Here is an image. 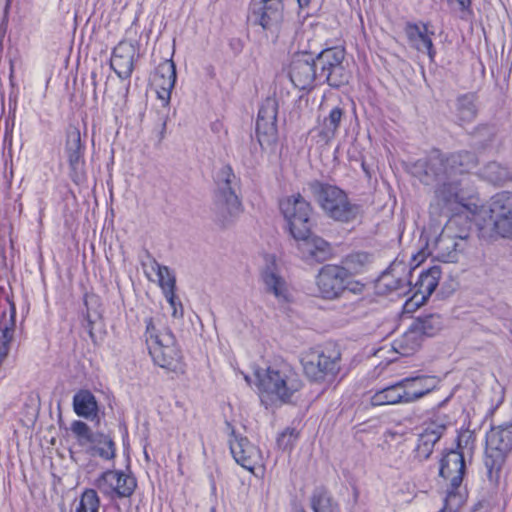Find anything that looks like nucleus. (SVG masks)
I'll return each mask as SVG.
<instances>
[{"mask_svg": "<svg viewBox=\"0 0 512 512\" xmlns=\"http://www.w3.org/2000/svg\"><path fill=\"white\" fill-rule=\"evenodd\" d=\"M427 376L405 377L399 380L405 404L412 403L431 392Z\"/></svg>", "mask_w": 512, "mask_h": 512, "instance_id": "nucleus-25", "label": "nucleus"}, {"mask_svg": "<svg viewBox=\"0 0 512 512\" xmlns=\"http://www.w3.org/2000/svg\"><path fill=\"white\" fill-rule=\"evenodd\" d=\"M210 512H216V509L213 507L210 509Z\"/></svg>", "mask_w": 512, "mask_h": 512, "instance_id": "nucleus-49", "label": "nucleus"}, {"mask_svg": "<svg viewBox=\"0 0 512 512\" xmlns=\"http://www.w3.org/2000/svg\"><path fill=\"white\" fill-rule=\"evenodd\" d=\"M430 254L431 252L427 245L418 250L417 253L413 254L410 261L412 269L420 266L430 256Z\"/></svg>", "mask_w": 512, "mask_h": 512, "instance_id": "nucleus-47", "label": "nucleus"}, {"mask_svg": "<svg viewBox=\"0 0 512 512\" xmlns=\"http://www.w3.org/2000/svg\"><path fill=\"white\" fill-rule=\"evenodd\" d=\"M299 438L295 428L287 427L277 437V446L283 451H291Z\"/></svg>", "mask_w": 512, "mask_h": 512, "instance_id": "nucleus-40", "label": "nucleus"}, {"mask_svg": "<svg viewBox=\"0 0 512 512\" xmlns=\"http://www.w3.org/2000/svg\"><path fill=\"white\" fill-rule=\"evenodd\" d=\"M283 9L281 0H263L258 8L253 9L252 14L263 29H269L282 20Z\"/></svg>", "mask_w": 512, "mask_h": 512, "instance_id": "nucleus-22", "label": "nucleus"}, {"mask_svg": "<svg viewBox=\"0 0 512 512\" xmlns=\"http://www.w3.org/2000/svg\"><path fill=\"white\" fill-rule=\"evenodd\" d=\"M312 508L314 512H340L338 504L326 491H318L313 494Z\"/></svg>", "mask_w": 512, "mask_h": 512, "instance_id": "nucleus-38", "label": "nucleus"}, {"mask_svg": "<svg viewBox=\"0 0 512 512\" xmlns=\"http://www.w3.org/2000/svg\"><path fill=\"white\" fill-rule=\"evenodd\" d=\"M476 96L473 93H467L457 98V114L462 123L470 122L477 115Z\"/></svg>", "mask_w": 512, "mask_h": 512, "instance_id": "nucleus-33", "label": "nucleus"}, {"mask_svg": "<svg viewBox=\"0 0 512 512\" xmlns=\"http://www.w3.org/2000/svg\"><path fill=\"white\" fill-rule=\"evenodd\" d=\"M436 257L446 263L458 261L457 243L449 236L443 233L436 240L435 244Z\"/></svg>", "mask_w": 512, "mask_h": 512, "instance_id": "nucleus-30", "label": "nucleus"}, {"mask_svg": "<svg viewBox=\"0 0 512 512\" xmlns=\"http://www.w3.org/2000/svg\"><path fill=\"white\" fill-rule=\"evenodd\" d=\"M397 404H405L399 380L393 384L376 390L370 396V405L372 407Z\"/></svg>", "mask_w": 512, "mask_h": 512, "instance_id": "nucleus-26", "label": "nucleus"}, {"mask_svg": "<svg viewBox=\"0 0 512 512\" xmlns=\"http://www.w3.org/2000/svg\"><path fill=\"white\" fill-rule=\"evenodd\" d=\"M100 507L99 496L94 489H85L75 507L74 512H98Z\"/></svg>", "mask_w": 512, "mask_h": 512, "instance_id": "nucleus-37", "label": "nucleus"}, {"mask_svg": "<svg viewBox=\"0 0 512 512\" xmlns=\"http://www.w3.org/2000/svg\"><path fill=\"white\" fill-rule=\"evenodd\" d=\"M98 489L111 498L130 497L136 487L137 481L131 474L120 470H107L96 481Z\"/></svg>", "mask_w": 512, "mask_h": 512, "instance_id": "nucleus-12", "label": "nucleus"}, {"mask_svg": "<svg viewBox=\"0 0 512 512\" xmlns=\"http://www.w3.org/2000/svg\"><path fill=\"white\" fill-rule=\"evenodd\" d=\"M512 451V424L492 427L486 433V465L493 467Z\"/></svg>", "mask_w": 512, "mask_h": 512, "instance_id": "nucleus-11", "label": "nucleus"}, {"mask_svg": "<svg viewBox=\"0 0 512 512\" xmlns=\"http://www.w3.org/2000/svg\"><path fill=\"white\" fill-rule=\"evenodd\" d=\"M468 500V490L462 484L450 482L444 498V504L438 512H461Z\"/></svg>", "mask_w": 512, "mask_h": 512, "instance_id": "nucleus-28", "label": "nucleus"}, {"mask_svg": "<svg viewBox=\"0 0 512 512\" xmlns=\"http://www.w3.org/2000/svg\"><path fill=\"white\" fill-rule=\"evenodd\" d=\"M394 349L403 356L412 355L420 347L419 334L412 327L393 343Z\"/></svg>", "mask_w": 512, "mask_h": 512, "instance_id": "nucleus-32", "label": "nucleus"}, {"mask_svg": "<svg viewBox=\"0 0 512 512\" xmlns=\"http://www.w3.org/2000/svg\"><path fill=\"white\" fill-rule=\"evenodd\" d=\"M139 56V43L121 40L112 50L110 67L122 79H129Z\"/></svg>", "mask_w": 512, "mask_h": 512, "instance_id": "nucleus-16", "label": "nucleus"}, {"mask_svg": "<svg viewBox=\"0 0 512 512\" xmlns=\"http://www.w3.org/2000/svg\"><path fill=\"white\" fill-rule=\"evenodd\" d=\"M158 283L163 294L172 289H176V279L174 274L166 266L157 265Z\"/></svg>", "mask_w": 512, "mask_h": 512, "instance_id": "nucleus-41", "label": "nucleus"}, {"mask_svg": "<svg viewBox=\"0 0 512 512\" xmlns=\"http://www.w3.org/2000/svg\"><path fill=\"white\" fill-rule=\"evenodd\" d=\"M478 158L470 151H458L449 155L430 157L423 164V173L419 176L420 181L429 185L440 176L438 165L443 168L445 175L468 174L478 166Z\"/></svg>", "mask_w": 512, "mask_h": 512, "instance_id": "nucleus-6", "label": "nucleus"}, {"mask_svg": "<svg viewBox=\"0 0 512 512\" xmlns=\"http://www.w3.org/2000/svg\"><path fill=\"white\" fill-rule=\"evenodd\" d=\"M279 209L291 236L301 242L299 249L304 258L319 263L331 258L333 252L330 243L312 234L314 209L308 200L300 193L292 194L280 199Z\"/></svg>", "mask_w": 512, "mask_h": 512, "instance_id": "nucleus-1", "label": "nucleus"}, {"mask_svg": "<svg viewBox=\"0 0 512 512\" xmlns=\"http://www.w3.org/2000/svg\"><path fill=\"white\" fill-rule=\"evenodd\" d=\"M176 66L172 59H165L158 64L153 76V85L158 99L167 107L176 83Z\"/></svg>", "mask_w": 512, "mask_h": 512, "instance_id": "nucleus-20", "label": "nucleus"}, {"mask_svg": "<svg viewBox=\"0 0 512 512\" xmlns=\"http://www.w3.org/2000/svg\"><path fill=\"white\" fill-rule=\"evenodd\" d=\"M488 217L495 234L512 237V192L501 191L491 197Z\"/></svg>", "mask_w": 512, "mask_h": 512, "instance_id": "nucleus-10", "label": "nucleus"}, {"mask_svg": "<svg viewBox=\"0 0 512 512\" xmlns=\"http://www.w3.org/2000/svg\"><path fill=\"white\" fill-rule=\"evenodd\" d=\"M342 355L335 345L310 348L301 355L300 362L306 377L315 383H333L341 370Z\"/></svg>", "mask_w": 512, "mask_h": 512, "instance_id": "nucleus-4", "label": "nucleus"}, {"mask_svg": "<svg viewBox=\"0 0 512 512\" xmlns=\"http://www.w3.org/2000/svg\"><path fill=\"white\" fill-rule=\"evenodd\" d=\"M343 115L344 111L339 106L332 108L329 115L322 121L319 136L326 140L334 138L340 127Z\"/></svg>", "mask_w": 512, "mask_h": 512, "instance_id": "nucleus-31", "label": "nucleus"}, {"mask_svg": "<svg viewBox=\"0 0 512 512\" xmlns=\"http://www.w3.org/2000/svg\"><path fill=\"white\" fill-rule=\"evenodd\" d=\"M411 296L404 302L402 307V314H412L423 304L426 303V299L414 292H410Z\"/></svg>", "mask_w": 512, "mask_h": 512, "instance_id": "nucleus-45", "label": "nucleus"}, {"mask_svg": "<svg viewBox=\"0 0 512 512\" xmlns=\"http://www.w3.org/2000/svg\"><path fill=\"white\" fill-rule=\"evenodd\" d=\"M278 105L274 99L267 98L261 104L257 119L277 121Z\"/></svg>", "mask_w": 512, "mask_h": 512, "instance_id": "nucleus-44", "label": "nucleus"}, {"mask_svg": "<svg viewBox=\"0 0 512 512\" xmlns=\"http://www.w3.org/2000/svg\"><path fill=\"white\" fill-rule=\"evenodd\" d=\"M370 262V255L366 252H354L347 255L342 260L341 269L345 271L346 278L349 280L351 277L361 274L365 271Z\"/></svg>", "mask_w": 512, "mask_h": 512, "instance_id": "nucleus-29", "label": "nucleus"}, {"mask_svg": "<svg viewBox=\"0 0 512 512\" xmlns=\"http://www.w3.org/2000/svg\"><path fill=\"white\" fill-rule=\"evenodd\" d=\"M262 280L275 297L288 301V289L282 277L272 271L266 270L262 273Z\"/></svg>", "mask_w": 512, "mask_h": 512, "instance_id": "nucleus-34", "label": "nucleus"}, {"mask_svg": "<svg viewBox=\"0 0 512 512\" xmlns=\"http://www.w3.org/2000/svg\"><path fill=\"white\" fill-rule=\"evenodd\" d=\"M401 270L398 272L397 267H393L384 272L379 279V286L386 292H396L398 296L406 294V289H409L411 284L409 279L411 272L406 271L405 267H402Z\"/></svg>", "mask_w": 512, "mask_h": 512, "instance_id": "nucleus-23", "label": "nucleus"}, {"mask_svg": "<svg viewBox=\"0 0 512 512\" xmlns=\"http://www.w3.org/2000/svg\"><path fill=\"white\" fill-rule=\"evenodd\" d=\"M404 33L412 48L421 53H426L431 62L436 56V49L433 44L434 32L429 30L428 23L407 22L404 26Z\"/></svg>", "mask_w": 512, "mask_h": 512, "instance_id": "nucleus-19", "label": "nucleus"}, {"mask_svg": "<svg viewBox=\"0 0 512 512\" xmlns=\"http://www.w3.org/2000/svg\"><path fill=\"white\" fill-rule=\"evenodd\" d=\"M229 448L236 463L247 471L254 473L255 469L263 466V456L259 447L252 444L247 437L236 434L234 430L230 435Z\"/></svg>", "mask_w": 512, "mask_h": 512, "instance_id": "nucleus-13", "label": "nucleus"}, {"mask_svg": "<svg viewBox=\"0 0 512 512\" xmlns=\"http://www.w3.org/2000/svg\"><path fill=\"white\" fill-rule=\"evenodd\" d=\"M481 176L492 182L498 184L503 182L508 177L507 169L497 162H489L481 171Z\"/></svg>", "mask_w": 512, "mask_h": 512, "instance_id": "nucleus-39", "label": "nucleus"}, {"mask_svg": "<svg viewBox=\"0 0 512 512\" xmlns=\"http://www.w3.org/2000/svg\"><path fill=\"white\" fill-rule=\"evenodd\" d=\"M466 473V464L463 448L461 445V435L456 438V447L443 452L439 461V475L454 485L462 484Z\"/></svg>", "mask_w": 512, "mask_h": 512, "instance_id": "nucleus-18", "label": "nucleus"}, {"mask_svg": "<svg viewBox=\"0 0 512 512\" xmlns=\"http://www.w3.org/2000/svg\"><path fill=\"white\" fill-rule=\"evenodd\" d=\"M288 75L296 88L301 90L312 88L318 78L314 59L304 56L295 57L289 65Z\"/></svg>", "mask_w": 512, "mask_h": 512, "instance_id": "nucleus-21", "label": "nucleus"}, {"mask_svg": "<svg viewBox=\"0 0 512 512\" xmlns=\"http://www.w3.org/2000/svg\"><path fill=\"white\" fill-rule=\"evenodd\" d=\"M448 6L460 13L462 20H470L474 17L472 0H446Z\"/></svg>", "mask_w": 512, "mask_h": 512, "instance_id": "nucleus-43", "label": "nucleus"}, {"mask_svg": "<svg viewBox=\"0 0 512 512\" xmlns=\"http://www.w3.org/2000/svg\"><path fill=\"white\" fill-rule=\"evenodd\" d=\"M418 334L434 336L442 327L441 317L437 314H429L419 317L412 326Z\"/></svg>", "mask_w": 512, "mask_h": 512, "instance_id": "nucleus-35", "label": "nucleus"}, {"mask_svg": "<svg viewBox=\"0 0 512 512\" xmlns=\"http://www.w3.org/2000/svg\"><path fill=\"white\" fill-rule=\"evenodd\" d=\"M446 176V179L436 186L435 197L446 206L466 207L472 192L470 181L467 178L456 179L452 175Z\"/></svg>", "mask_w": 512, "mask_h": 512, "instance_id": "nucleus-15", "label": "nucleus"}, {"mask_svg": "<svg viewBox=\"0 0 512 512\" xmlns=\"http://www.w3.org/2000/svg\"><path fill=\"white\" fill-rule=\"evenodd\" d=\"M346 51L344 47L334 46L323 49L314 59L318 78L331 87H340L347 82L343 62Z\"/></svg>", "mask_w": 512, "mask_h": 512, "instance_id": "nucleus-7", "label": "nucleus"}, {"mask_svg": "<svg viewBox=\"0 0 512 512\" xmlns=\"http://www.w3.org/2000/svg\"><path fill=\"white\" fill-rule=\"evenodd\" d=\"M256 136L261 146L275 141L277 137V121L256 119Z\"/></svg>", "mask_w": 512, "mask_h": 512, "instance_id": "nucleus-36", "label": "nucleus"}, {"mask_svg": "<svg viewBox=\"0 0 512 512\" xmlns=\"http://www.w3.org/2000/svg\"><path fill=\"white\" fill-rule=\"evenodd\" d=\"M445 426H438L436 429L426 428L420 435L419 442L426 446L427 455L431 453L434 444L441 438Z\"/></svg>", "mask_w": 512, "mask_h": 512, "instance_id": "nucleus-42", "label": "nucleus"}, {"mask_svg": "<svg viewBox=\"0 0 512 512\" xmlns=\"http://www.w3.org/2000/svg\"><path fill=\"white\" fill-rule=\"evenodd\" d=\"M234 179L235 175L229 165L223 166L215 177L216 203L226 208L230 215H236L242 211L241 201L231 186Z\"/></svg>", "mask_w": 512, "mask_h": 512, "instance_id": "nucleus-17", "label": "nucleus"}, {"mask_svg": "<svg viewBox=\"0 0 512 512\" xmlns=\"http://www.w3.org/2000/svg\"><path fill=\"white\" fill-rule=\"evenodd\" d=\"M348 283L345 271L334 264L324 265L316 277L320 297L328 300L338 298L345 291Z\"/></svg>", "mask_w": 512, "mask_h": 512, "instance_id": "nucleus-14", "label": "nucleus"}, {"mask_svg": "<svg viewBox=\"0 0 512 512\" xmlns=\"http://www.w3.org/2000/svg\"><path fill=\"white\" fill-rule=\"evenodd\" d=\"M175 290L176 289H172L169 292L164 293V296L167 299V301L172 309V316L173 317H178V316L182 317L183 316V306H182V303L177 298Z\"/></svg>", "mask_w": 512, "mask_h": 512, "instance_id": "nucleus-46", "label": "nucleus"}, {"mask_svg": "<svg viewBox=\"0 0 512 512\" xmlns=\"http://www.w3.org/2000/svg\"><path fill=\"white\" fill-rule=\"evenodd\" d=\"M85 143L82 141L80 129L69 125L65 130L64 152L69 168V178L75 185L86 181Z\"/></svg>", "mask_w": 512, "mask_h": 512, "instance_id": "nucleus-8", "label": "nucleus"}, {"mask_svg": "<svg viewBox=\"0 0 512 512\" xmlns=\"http://www.w3.org/2000/svg\"><path fill=\"white\" fill-rule=\"evenodd\" d=\"M312 3V0H297V4L300 10L309 8Z\"/></svg>", "mask_w": 512, "mask_h": 512, "instance_id": "nucleus-48", "label": "nucleus"}, {"mask_svg": "<svg viewBox=\"0 0 512 512\" xmlns=\"http://www.w3.org/2000/svg\"><path fill=\"white\" fill-rule=\"evenodd\" d=\"M73 409L76 415L93 419L98 415V403L94 394L87 389H81L73 397Z\"/></svg>", "mask_w": 512, "mask_h": 512, "instance_id": "nucleus-27", "label": "nucleus"}, {"mask_svg": "<svg viewBox=\"0 0 512 512\" xmlns=\"http://www.w3.org/2000/svg\"><path fill=\"white\" fill-rule=\"evenodd\" d=\"M71 430L79 446L86 448L91 455L111 460L116 455V444L110 435L93 432L83 421H74Z\"/></svg>", "mask_w": 512, "mask_h": 512, "instance_id": "nucleus-9", "label": "nucleus"}, {"mask_svg": "<svg viewBox=\"0 0 512 512\" xmlns=\"http://www.w3.org/2000/svg\"><path fill=\"white\" fill-rule=\"evenodd\" d=\"M316 201L325 215L334 221L349 223L359 215L360 206L336 185L314 181L310 184Z\"/></svg>", "mask_w": 512, "mask_h": 512, "instance_id": "nucleus-5", "label": "nucleus"}, {"mask_svg": "<svg viewBox=\"0 0 512 512\" xmlns=\"http://www.w3.org/2000/svg\"><path fill=\"white\" fill-rule=\"evenodd\" d=\"M144 322L143 336L153 363L168 372L183 375L186 371V363L172 331L162 325L161 318L158 316L147 317Z\"/></svg>", "mask_w": 512, "mask_h": 512, "instance_id": "nucleus-3", "label": "nucleus"}, {"mask_svg": "<svg viewBox=\"0 0 512 512\" xmlns=\"http://www.w3.org/2000/svg\"><path fill=\"white\" fill-rule=\"evenodd\" d=\"M441 274L442 272L439 266H432L422 271L416 282L413 285L410 284L409 292H414L428 300L437 288Z\"/></svg>", "mask_w": 512, "mask_h": 512, "instance_id": "nucleus-24", "label": "nucleus"}, {"mask_svg": "<svg viewBox=\"0 0 512 512\" xmlns=\"http://www.w3.org/2000/svg\"><path fill=\"white\" fill-rule=\"evenodd\" d=\"M254 376L259 398L266 406L290 402L303 386L298 372L283 359L275 360L265 369L258 368Z\"/></svg>", "mask_w": 512, "mask_h": 512, "instance_id": "nucleus-2", "label": "nucleus"}]
</instances>
